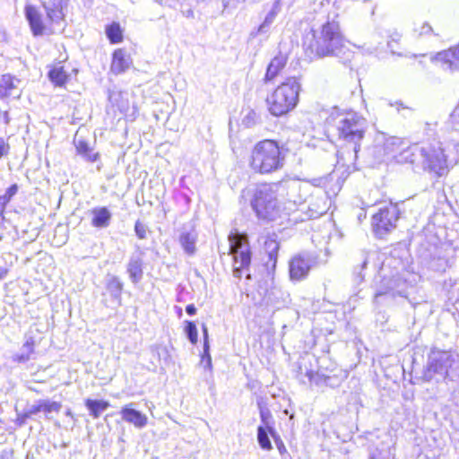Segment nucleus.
<instances>
[{
    "instance_id": "nucleus-1",
    "label": "nucleus",
    "mask_w": 459,
    "mask_h": 459,
    "mask_svg": "<svg viewBox=\"0 0 459 459\" xmlns=\"http://www.w3.org/2000/svg\"><path fill=\"white\" fill-rule=\"evenodd\" d=\"M345 38L337 21H328L320 30H311L304 39L303 47L310 57L340 56L345 48Z\"/></svg>"
},
{
    "instance_id": "nucleus-2",
    "label": "nucleus",
    "mask_w": 459,
    "mask_h": 459,
    "mask_svg": "<svg viewBox=\"0 0 459 459\" xmlns=\"http://www.w3.org/2000/svg\"><path fill=\"white\" fill-rule=\"evenodd\" d=\"M286 189L287 182L258 186L251 201V206L256 216L263 220L274 221L284 215H290V211L295 210V203L289 202L282 207L279 200Z\"/></svg>"
},
{
    "instance_id": "nucleus-3",
    "label": "nucleus",
    "mask_w": 459,
    "mask_h": 459,
    "mask_svg": "<svg viewBox=\"0 0 459 459\" xmlns=\"http://www.w3.org/2000/svg\"><path fill=\"white\" fill-rule=\"evenodd\" d=\"M426 382L455 381L459 378V355L449 351L432 350L423 370Z\"/></svg>"
},
{
    "instance_id": "nucleus-4",
    "label": "nucleus",
    "mask_w": 459,
    "mask_h": 459,
    "mask_svg": "<svg viewBox=\"0 0 459 459\" xmlns=\"http://www.w3.org/2000/svg\"><path fill=\"white\" fill-rule=\"evenodd\" d=\"M284 160L285 156L276 141L263 140L252 150L250 166L255 172L268 174L281 169Z\"/></svg>"
},
{
    "instance_id": "nucleus-5",
    "label": "nucleus",
    "mask_w": 459,
    "mask_h": 459,
    "mask_svg": "<svg viewBox=\"0 0 459 459\" xmlns=\"http://www.w3.org/2000/svg\"><path fill=\"white\" fill-rule=\"evenodd\" d=\"M300 83L297 78H289L282 82L273 94L267 98L269 111L279 117L293 109L299 100Z\"/></svg>"
},
{
    "instance_id": "nucleus-6",
    "label": "nucleus",
    "mask_w": 459,
    "mask_h": 459,
    "mask_svg": "<svg viewBox=\"0 0 459 459\" xmlns=\"http://www.w3.org/2000/svg\"><path fill=\"white\" fill-rule=\"evenodd\" d=\"M366 128V120L355 113H348L337 122L336 129L339 137L347 143L351 144V151L354 153V159L360 148Z\"/></svg>"
},
{
    "instance_id": "nucleus-7",
    "label": "nucleus",
    "mask_w": 459,
    "mask_h": 459,
    "mask_svg": "<svg viewBox=\"0 0 459 459\" xmlns=\"http://www.w3.org/2000/svg\"><path fill=\"white\" fill-rule=\"evenodd\" d=\"M229 254L233 255V275L240 279L242 271L247 270L251 262V252L247 236L238 231L231 232L228 237Z\"/></svg>"
},
{
    "instance_id": "nucleus-8",
    "label": "nucleus",
    "mask_w": 459,
    "mask_h": 459,
    "mask_svg": "<svg viewBox=\"0 0 459 459\" xmlns=\"http://www.w3.org/2000/svg\"><path fill=\"white\" fill-rule=\"evenodd\" d=\"M400 211L396 204H389L381 208L372 218V226L375 233L383 238L396 227Z\"/></svg>"
},
{
    "instance_id": "nucleus-9",
    "label": "nucleus",
    "mask_w": 459,
    "mask_h": 459,
    "mask_svg": "<svg viewBox=\"0 0 459 459\" xmlns=\"http://www.w3.org/2000/svg\"><path fill=\"white\" fill-rule=\"evenodd\" d=\"M412 150L415 151L413 147H408V143L404 139L382 134L376 139L373 152L376 159L380 161L386 156L396 157L398 152H409Z\"/></svg>"
},
{
    "instance_id": "nucleus-10",
    "label": "nucleus",
    "mask_w": 459,
    "mask_h": 459,
    "mask_svg": "<svg viewBox=\"0 0 459 459\" xmlns=\"http://www.w3.org/2000/svg\"><path fill=\"white\" fill-rule=\"evenodd\" d=\"M415 151L420 152L423 160V165L426 169L433 171L437 176H442L446 170V159L444 154L443 149L438 146L437 148L432 146L420 147L413 146Z\"/></svg>"
},
{
    "instance_id": "nucleus-11",
    "label": "nucleus",
    "mask_w": 459,
    "mask_h": 459,
    "mask_svg": "<svg viewBox=\"0 0 459 459\" xmlns=\"http://www.w3.org/2000/svg\"><path fill=\"white\" fill-rule=\"evenodd\" d=\"M316 257L308 254H299L292 257L289 263L290 280L301 281L305 279L309 271L316 266Z\"/></svg>"
},
{
    "instance_id": "nucleus-12",
    "label": "nucleus",
    "mask_w": 459,
    "mask_h": 459,
    "mask_svg": "<svg viewBox=\"0 0 459 459\" xmlns=\"http://www.w3.org/2000/svg\"><path fill=\"white\" fill-rule=\"evenodd\" d=\"M143 255L144 252L137 247L136 250L130 255L126 265L129 279L134 284L139 283L143 277Z\"/></svg>"
},
{
    "instance_id": "nucleus-13",
    "label": "nucleus",
    "mask_w": 459,
    "mask_h": 459,
    "mask_svg": "<svg viewBox=\"0 0 459 459\" xmlns=\"http://www.w3.org/2000/svg\"><path fill=\"white\" fill-rule=\"evenodd\" d=\"M435 60L444 70L454 72L459 70V44L456 47L437 54Z\"/></svg>"
},
{
    "instance_id": "nucleus-14",
    "label": "nucleus",
    "mask_w": 459,
    "mask_h": 459,
    "mask_svg": "<svg viewBox=\"0 0 459 459\" xmlns=\"http://www.w3.org/2000/svg\"><path fill=\"white\" fill-rule=\"evenodd\" d=\"M36 340L30 334H26L24 342L20 351L12 356V360L19 364H24L30 359H35Z\"/></svg>"
},
{
    "instance_id": "nucleus-15",
    "label": "nucleus",
    "mask_w": 459,
    "mask_h": 459,
    "mask_svg": "<svg viewBox=\"0 0 459 459\" xmlns=\"http://www.w3.org/2000/svg\"><path fill=\"white\" fill-rule=\"evenodd\" d=\"M132 405L133 403H130L121 409L120 414L122 420L126 422L133 424L137 429L144 428L148 423L147 416L141 411L132 408Z\"/></svg>"
},
{
    "instance_id": "nucleus-16",
    "label": "nucleus",
    "mask_w": 459,
    "mask_h": 459,
    "mask_svg": "<svg viewBox=\"0 0 459 459\" xmlns=\"http://www.w3.org/2000/svg\"><path fill=\"white\" fill-rule=\"evenodd\" d=\"M132 65L130 55L124 48H117L113 53L111 71L116 74L125 73Z\"/></svg>"
},
{
    "instance_id": "nucleus-17",
    "label": "nucleus",
    "mask_w": 459,
    "mask_h": 459,
    "mask_svg": "<svg viewBox=\"0 0 459 459\" xmlns=\"http://www.w3.org/2000/svg\"><path fill=\"white\" fill-rule=\"evenodd\" d=\"M91 214V226L98 229L108 228L110 224L112 213L105 207H94L90 211Z\"/></svg>"
},
{
    "instance_id": "nucleus-18",
    "label": "nucleus",
    "mask_w": 459,
    "mask_h": 459,
    "mask_svg": "<svg viewBox=\"0 0 459 459\" xmlns=\"http://www.w3.org/2000/svg\"><path fill=\"white\" fill-rule=\"evenodd\" d=\"M25 15L30 26L31 31L34 36H39L43 33L44 25L41 20V15L34 6H27L25 8Z\"/></svg>"
},
{
    "instance_id": "nucleus-19",
    "label": "nucleus",
    "mask_w": 459,
    "mask_h": 459,
    "mask_svg": "<svg viewBox=\"0 0 459 459\" xmlns=\"http://www.w3.org/2000/svg\"><path fill=\"white\" fill-rule=\"evenodd\" d=\"M286 63L287 56L285 55L279 54L276 56H274L267 66L264 81H273L283 69V67L286 65Z\"/></svg>"
},
{
    "instance_id": "nucleus-20",
    "label": "nucleus",
    "mask_w": 459,
    "mask_h": 459,
    "mask_svg": "<svg viewBox=\"0 0 459 459\" xmlns=\"http://www.w3.org/2000/svg\"><path fill=\"white\" fill-rule=\"evenodd\" d=\"M74 145L77 154L82 156L85 160L89 162H95L98 160L100 157L99 153L93 152L88 143L83 139L75 138Z\"/></svg>"
},
{
    "instance_id": "nucleus-21",
    "label": "nucleus",
    "mask_w": 459,
    "mask_h": 459,
    "mask_svg": "<svg viewBox=\"0 0 459 459\" xmlns=\"http://www.w3.org/2000/svg\"><path fill=\"white\" fill-rule=\"evenodd\" d=\"M48 18L53 22H58L63 19L62 1L50 0L44 4Z\"/></svg>"
},
{
    "instance_id": "nucleus-22",
    "label": "nucleus",
    "mask_w": 459,
    "mask_h": 459,
    "mask_svg": "<svg viewBox=\"0 0 459 459\" xmlns=\"http://www.w3.org/2000/svg\"><path fill=\"white\" fill-rule=\"evenodd\" d=\"M264 248L268 255L267 265L271 263L273 269H274L277 263L280 243L275 238L269 237L264 243Z\"/></svg>"
},
{
    "instance_id": "nucleus-23",
    "label": "nucleus",
    "mask_w": 459,
    "mask_h": 459,
    "mask_svg": "<svg viewBox=\"0 0 459 459\" xmlns=\"http://www.w3.org/2000/svg\"><path fill=\"white\" fill-rule=\"evenodd\" d=\"M19 81L10 74H4L0 77V98H5L13 94L16 88L15 82Z\"/></svg>"
},
{
    "instance_id": "nucleus-24",
    "label": "nucleus",
    "mask_w": 459,
    "mask_h": 459,
    "mask_svg": "<svg viewBox=\"0 0 459 459\" xmlns=\"http://www.w3.org/2000/svg\"><path fill=\"white\" fill-rule=\"evenodd\" d=\"M85 405L94 419H98L100 414L109 407V403L104 400L87 399Z\"/></svg>"
},
{
    "instance_id": "nucleus-25",
    "label": "nucleus",
    "mask_w": 459,
    "mask_h": 459,
    "mask_svg": "<svg viewBox=\"0 0 459 459\" xmlns=\"http://www.w3.org/2000/svg\"><path fill=\"white\" fill-rule=\"evenodd\" d=\"M197 235L193 232H183L179 241L186 253L192 255L195 251V241Z\"/></svg>"
},
{
    "instance_id": "nucleus-26",
    "label": "nucleus",
    "mask_w": 459,
    "mask_h": 459,
    "mask_svg": "<svg viewBox=\"0 0 459 459\" xmlns=\"http://www.w3.org/2000/svg\"><path fill=\"white\" fill-rule=\"evenodd\" d=\"M106 35L110 43L117 44L122 41L123 32L119 23L112 22L106 27Z\"/></svg>"
},
{
    "instance_id": "nucleus-27",
    "label": "nucleus",
    "mask_w": 459,
    "mask_h": 459,
    "mask_svg": "<svg viewBox=\"0 0 459 459\" xmlns=\"http://www.w3.org/2000/svg\"><path fill=\"white\" fill-rule=\"evenodd\" d=\"M260 418H261V421L263 423L262 426L265 427L269 430L270 435L275 438L277 435H276V431L273 428L274 421H273V419L270 410L265 407H263V408L261 407L260 408Z\"/></svg>"
},
{
    "instance_id": "nucleus-28",
    "label": "nucleus",
    "mask_w": 459,
    "mask_h": 459,
    "mask_svg": "<svg viewBox=\"0 0 459 459\" xmlns=\"http://www.w3.org/2000/svg\"><path fill=\"white\" fill-rule=\"evenodd\" d=\"M107 289L114 299H119L123 290V283L117 276H111L107 283Z\"/></svg>"
},
{
    "instance_id": "nucleus-29",
    "label": "nucleus",
    "mask_w": 459,
    "mask_h": 459,
    "mask_svg": "<svg viewBox=\"0 0 459 459\" xmlns=\"http://www.w3.org/2000/svg\"><path fill=\"white\" fill-rule=\"evenodd\" d=\"M269 434L270 432L265 427L259 426L257 428V441L259 446L264 450H271L273 448Z\"/></svg>"
},
{
    "instance_id": "nucleus-30",
    "label": "nucleus",
    "mask_w": 459,
    "mask_h": 459,
    "mask_svg": "<svg viewBox=\"0 0 459 459\" xmlns=\"http://www.w3.org/2000/svg\"><path fill=\"white\" fill-rule=\"evenodd\" d=\"M62 408V404L58 402H53L50 400H40V409L46 415L47 419H50L49 414L52 412H59Z\"/></svg>"
},
{
    "instance_id": "nucleus-31",
    "label": "nucleus",
    "mask_w": 459,
    "mask_h": 459,
    "mask_svg": "<svg viewBox=\"0 0 459 459\" xmlns=\"http://www.w3.org/2000/svg\"><path fill=\"white\" fill-rule=\"evenodd\" d=\"M48 77L51 82L59 86L65 84L67 79V75L63 67H57L50 70L48 73Z\"/></svg>"
},
{
    "instance_id": "nucleus-32",
    "label": "nucleus",
    "mask_w": 459,
    "mask_h": 459,
    "mask_svg": "<svg viewBox=\"0 0 459 459\" xmlns=\"http://www.w3.org/2000/svg\"><path fill=\"white\" fill-rule=\"evenodd\" d=\"M184 333L186 336V338L189 340V342L193 344H195L197 342V328L194 322L186 320L184 322Z\"/></svg>"
},
{
    "instance_id": "nucleus-33",
    "label": "nucleus",
    "mask_w": 459,
    "mask_h": 459,
    "mask_svg": "<svg viewBox=\"0 0 459 459\" xmlns=\"http://www.w3.org/2000/svg\"><path fill=\"white\" fill-rule=\"evenodd\" d=\"M17 192L18 186L16 184H13L6 189L4 195H0V208L2 209V211L4 209L6 204L11 201V199L17 194Z\"/></svg>"
},
{
    "instance_id": "nucleus-34",
    "label": "nucleus",
    "mask_w": 459,
    "mask_h": 459,
    "mask_svg": "<svg viewBox=\"0 0 459 459\" xmlns=\"http://www.w3.org/2000/svg\"><path fill=\"white\" fill-rule=\"evenodd\" d=\"M203 337H204V344H203V362H206L205 368H208L209 370L212 369V358L208 352L209 346L207 344V330L205 327L203 326Z\"/></svg>"
},
{
    "instance_id": "nucleus-35",
    "label": "nucleus",
    "mask_w": 459,
    "mask_h": 459,
    "mask_svg": "<svg viewBox=\"0 0 459 459\" xmlns=\"http://www.w3.org/2000/svg\"><path fill=\"white\" fill-rule=\"evenodd\" d=\"M134 232L138 238L145 239L147 238V234L150 232V230L147 225L140 221H136L134 224Z\"/></svg>"
},
{
    "instance_id": "nucleus-36",
    "label": "nucleus",
    "mask_w": 459,
    "mask_h": 459,
    "mask_svg": "<svg viewBox=\"0 0 459 459\" xmlns=\"http://www.w3.org/2000/svg\"><path fill=\"white\" fill-rule=\"evenodd\" d=\"M414 30L420 36L428 35L433 32L432 27L427 22H422L419 27H415Z\"/></svg>"
},
{
    "instance_id": "nucleus-37",
    "label": "nucleus",
    "mask_w": 459,
    "mask_h": 459,
    "mask_svg": "<svg viewBox=\"0 0 459 459\" xmlns=\"http://www.w3.org/2000/svg\"><path fill=\"white\" fill-rule=\"evenodd\" d=\"M275 17L274 13L271 12L265 17L264 22L259 26L258 32H264L265 29L273 22Z\"/></svg>"
},
{
    "instance_id": "nucleus-38",
    "label": "nucleus",
    "mask_w": 459,
    "mask_h": 459,
    "mask_svg": "<svg viewBox=\"0 0 459 459\" xmlns=\"http://www.w3.org/2000/svg\"><path fill=\"white\" fill-rule=\"evenodd\" d=\"M28 415L30 416V418L32 416V415H35L39 412H41V409H40V400L37 401L35 403H33L32 405L29 406L26 410Z\"/></svg>"
},
{
    "instance_id": "nucleus-39",
    "label": "nucleus",
    "mask_w": 459,
    "mask_h": 459,
    "mask_svg": "<svg viewBox=\"0 0 459 459\" xmlns=\"http://www.w3.org/2000/svg\"><path fill=\"white\" fill-rule=\"evenodd\" d=\"M242 2L241 0H223V11L233 10L236 9L238 3Z\"/></svg>"
},
{
    "instance_id": "nucleus-40",
    "label": "nucleus",
    "mask_w": 459,
    "mask_h": 459,
    "mask_svg": "<svg viewBox=\"0 0 459 459\" xmlns=\"http://www.w3.org/2000/svg\"><path fill=\"white\" fill-rule=\"evenodd\" d=\"M10 146L4 138H0V159L8 155Z\"/></svg>"
},
{
    "instance_id": "nucleus-41",
    "label": "nucleus",
    "mask_w": 459,
    "mask_h": 459,
    "mask_svg": "<svg viewBox=\"0 0 459 459\" xmlns=\"http://www.w3.org/2000/svg\"><path fill=\"white\" fill-rule=\"evenodd\" d=\"M30 418L27 411L22 413H17V418L15 420V424L19 427H22L26 424L27 420Z\"/></svg>"
},
{
    "instance_id": "nucleus-42",
    "label": "nucleus",
    "mask_w": 459,
    "mask_h": 459,
    "mask_svg": "<svg viewBox=\"0 0 459 459\" xmlns=\"http://www.w3.org/2000/svg\"><path fill=\"white\" fill-rule=\"evenodd\" d=\"M256 114L253 110H249L247 115L244 117L243 122L250 126L255 123Z\"/></svg>"
},
{
    "instance_id": "nucleus-43",
    "label": "nucleus",
    "mask_w": 459,
    "mask_h": 459,
    "mask_svg": "<svg viewBox=\"0 0 459 459\" xmlns=\"http://www.w3.org/2000/svg\"><path fill=\"white\" fill-rule=\"evenodd\" d=\"M333 175L328 174L326 177L319 178V179H314L315 185L323 186H325L326 183L329 181V179H332Z\"/></svg>"
},
{
    "instance_id": "nucleus-44",
    "label": "nucleus",
    "mask_w": 459,
    "mask_h": 459,
    "mask_svg": "<svg viewBox=\"0 0 459 459\" xmlns=\"http://www.w3.org/2000/svg\"><path fill=\"white\" fill-rule=\"evenodd\" d=\"M367 264H368V256L366 254H362V262H361V264L359 265V271L358 272V273L360 277H362V274H361L362 270L367 267Z\"/></svg>"
},
{
    "instance_id": "nucleus-45",
    "label": "nucleus",
    "mask_w": 459,
    "mask_h": 459,
    "mask_svg": "<svg viewBox=\"0 0 459 459\" xmlns=\"http://www.w3.org/2000/svg\"><path fill=\"white\" fill-rule=\"evenodd\" d=\"M186 312L189 316H194L196 313V307L193 304L187 305L186 307Z\"/></svg>"
},
{
    "instance_id": "nucleus-46",
    "label": "nucleus",
    "mask_w": 459,
    "mask_h": 459,
    "mask_svg": "<svg viewBox=\"0 0 459 459\" xmlns=\"http://www.w3.org/2000/svg\"><path fill=\"white\" fill-rule=\"evenodd\" d=\"M451 121L455 131H459V119L455 117V111L451 115Z\"/></svg>"
},
{
    "instance_id": "nucleus-47",
    "label": "nucleus",
    "mask_w": 459,
    "mask_h": 459,
    "mask_svg": "<svg viewBox=\"0 0 459 459\" xmlns=\"http://www.w3.org/2000/svg\"><path fill=\"white\" fill-rule=\"evenodd\" d=\"M7 272L8 270L6 268L0 266V281L6 276Z\"/></svg>"
},
{
    "instance_id": "nucleus-48",
    "label": "nucleus",
    "mask_w": 459,
    "mask_h": 459,
    "mask_svg": "<svg viewBox=\"0 0 459 459\" xmlns=\"http://www.w3.org/2000/svg\"><path fill=\"white\" fill-rule=\"evenodd\" d=\"M207 383L209 384V389L211 390L212 394H213L214 392V386H213V382L212 381H209L207 380Z\"/></svg>"
},
{
    "instance_id": "nucleus-49",
    "label": "nucleus",
    "mask_w": 459,
    "mask_h": 459,
    "mask_svg": "<svg viewBox=\"0 0 459 459\" xmlns=\"http://www.w3.org/2000/svg\"><path fill=\"white\" fill-rule=\"evenodd\" d=\"M184 14L186 16V17H193V11L192 10H187V11H184L183 12Z\"/></svg>"
},
{
    "instance_id": "nucleus-50",
    "label": "nucleus",
    "mask_w": 459,
    "mask_h": 459,
    "mask_svg": "<svg viewBox=\"0 0 459 459\" xmlns=\"http://www.w3.org/2000/svg\"><path fill=\"white\" fill-rule=\"evenodd\" d=\"M370 459H381L379 454H371Z\"/></svg>"
},
{
    "instance_id": "nucleus-51",
    "label": "nucleus",
    "mask_w": 459,
    "mask_h": 459,
    "mask_svg": "<svg viewBox=\"0 0 459 459\" xmlns=\"http://www.w3.org/2000/svg\"><path fill=\"white\" fill-rule=\"evenodd\" d=\"M386 293H383V292H377L376 293L375 295V299L376 300H377L379 298H381L382 296L385 295Z\"/></svg>"
},
{
    "instance_id": "nucleus-52",
    "label": "nucleus",
    "mask_w": 459,
    "mask_h": 459,
    "mask_svg": "<svg viewBox=\"0 0 459 459\" xmlns=\"http://www.w3.org/2000/svg\"><path fill=\"white\" fill-rule=\"evenodd\" d=\"M6 456H7L6 451H3L0 453V459H5Z\"/></svg>"
},
{
    "instance_id": "nucleus-53",
    "label": "nucleus",
    "mask_w": 459,
    "mask_h": 459,
    "mask_svg": "<svg viewBox=\"0 0 459 459\" xmlns=\"http://www.w3.org/2000/svg\"><path fill=\"white\" fill-rule=\"evenodd\" d=\"M178 316L180 317L182 316V309L180 307H178Z\"/></svg>"
},
{
    "instance_id": "nucleus-54",
    "label": "nucleus",
    "mask_w": 459,
    "mask_h": 459,
    "mask_svg": "<svg viewBox=\"0 0 459 459\" xmlns=\"http://www.w3.org/2000/svg\"><path fill=\"white\" fill-rule=\"evenodd\" d=\"M65 414H66L67 416H71V417H72V415H73V414H72V411H71L70 410H67V411L65 412Z\"/></svg>"
},
{
    "instance_id": "nucleus-55",
    "label": "nucleus",
    "mask_w": 459,
    "mask_h": 459,
    "mask_svg": "<svg viewBox=\"0 0 459 459\" xmlns=\"http://www.w3.org/2000/svg\"><path fill=\"white\" fill-rule=\"evenodd\" d=\"M247 279H250V273L247 274Z\"/></svg>"
},
{
    "instance_id": "nucleus-56",
    "label": "nucleus",
    "mask_w": 459,
    "mask_h": 459,
    "mask_svg": "<svg viewBox=\"0 0 459 459\" xmlns=\"http://www.w3.org/2000/svg\"><path fill=\"white\" fill-rule=\"evenodd\" d=\"M242 2H245L246 0H241Z\"/></svg>"
}]
</instances>
